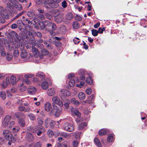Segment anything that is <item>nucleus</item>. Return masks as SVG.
<instances>
[{"label": "nucleus", "mask_w": 147, "mask_h": 147, "mask_svg": "<svg viewBox=\"0 0 147 147\" xmlns=\"http://www.w3.org/2000/svg\"><path fill=\"white\" fill-rule=\"evenodd\" d=\"M32 51L35 57H38L39 53L38 49L34 46H32Z\"/></svg>", "instance_id": "obj_17"}, {"label": "nucleus", "mask_w": 147, "mask_h": 147, "mask_svg": "<svg viewBox=\"0 0 147 147\" xmlns=\"http://www.w3.org/2000/svg\"><path fill=\"white\" fill-rule=\"evenodd\" d=\"M61 109H59L57 107L54 106L53 108L51 111V112L53 114H55L56 117H58L61 113Z\"/></svg>", "instance_id": "obj_7"}, {"label": "nucleus", "mask_w": 147, "mask_h": 147, "mask_svg": "<svg viewBox=\"0 0 147 147\" xmlns=\"http://www.w3.org/2000/svg\"><path fill=\"white\" fill-rule=\"evenodd\" d=\"M49 1V0H45V1H44V3L45 5V7H46L47 8H49V9L51 8L49 7V3H50V2L47 3V2L48 1Z\"/></svg>", "instance_id": "obj_51"}, {"label": "nucleus", "mask_w": 147, "mask_h": 147, "mask_svg": "<svg viewBox=\"0 0 147 147\" xmlns=\"http://www.w3.org/2000/svg\"><path fill=\"white\" fill-rule=\"evenodd\" d=\"M79 143V142L75 140L73 141L72 144L73 147H77Z\"/></svg>", "instance_id": "obj_42"}, {"label": "nucleus", "mask_w": 147, "mask_h": 147, "mask_svg": "<svg viewBox=\"0 0 147 147\" xmlns=\"http://www.w3.org/2000/svg\"><path fill=\"white\" fill-rule=\"evenodd\" d=\"M10 80L11 84L13 85L16 84V78L13 76H12L10 77Z\"/></svg>", "instance_id": "obj_25"}, {"label": "nucleus", "mask_w": 147, "mask_h": 147, "mask_svg": "<svg viewBox=\"0 0 147 147\" xmlns=\"http://www.w3.org/2000/svg\"><path fill=\"white\" fill-rule=\"evenodd\" d=\"M24 13V11L22 12H21L20 13L18 14L15 17H14L11 20V21L13 22L14 21L15 19H17L18 18L19 16H21L22 14H23Z\"/></svg>", "instance_id": "obj_38"}, {"label": "nucleus", "mask_w": 147, "mask_h": 147, "mask_svg": "<svg viewBox=\"0 0 147 147\" xmlns=\"http://www.w3.org/2000/svg\"><path fill=\"white\" fill-rule=\"evenodd\" d=\"M47 93L49 96H53L55 94V90L53 88H49L47 91Z\"/></svg>", "instance_id": "obj_16"}, {"label": "nucleus", "mask_w": 147, "mask_h": 147, "mask_svg": "<svg viewBox=\"0 0 147 147\" xmlns=\"http://www.w3.org/2000/svg\"><path fill=\"white\" fill-rule=\"evenodd\" d=\"M107 133V130L105 129H101L99 131V134L100 136L105 135Z\"/></svg>", "instance_id": "obj_30"}, {"label": "nucleus", "mask_w": 147, "mask_h": 147, "mask_svg": "<svg viewBox=\"0 0 147 147\" xmlns=\"http://www.w3.org/2000/svg\"><path fill=\"white\" fill-rule=\"evenodd\" d=\"M28 115L29 118L30 119H34L36 118L34 115L30 113Z\"/></svg>", "instance_id": "obj_57"}, {"label": "nucleus", "mask_w": 147, "mask_h": 147, "mask_svg": "<svg viewBox=\"0 0 147 147\" xmlns=\"http://www.w3.org/2000/svg\"><path fill=\"white\" fill-rule=\"evenodd\" d=\"M42 127L41 126H37L35 127V129H33V127H27L28 130H30L33 132L34 133L37 134L38 136H40L42 134L41 129Z\"/></svg>", "instance_id": "obj_3"}, {"label": "nucleus", "mask_w": 147, "mask_h": 147, "mask_svg": "<svg viewBox=\"0 0 147 147\" xmlns=\"http://www.w3.org/2000/svg\"><path fill=\"white\" fill-rule=\"evenodd\" d=\"M80 75V78L81 80H85L86 76L88 75L87 73L83 69L80 70L79 72Z\"/></svg>", "instance_id": "obj_12"}, {"label": "nucleus", "mask_w": 147, "mask_h": 147, "mask_svg": "<svg viewBox=\"0 0 147 147\" xmlns=\"http://www.w3.org/2000/svg\"><path fill=\"white\" fill-rule=\"evenodd\" d=\"M6 56V59L8 61H10L11 60L12 58V55L9 53H7V55Z\"/></svg>", "instance_id": "obj_48"}, {"label": "nucleus", "mask_w": 147, "mask_h": 147, "mask_svg": "<svg viewBox=\"0 0 147 147\" xmlns=\"http://www.w3.org/2000/svg\"><path fill=\"white\" fill-rule=\"evenodd\" d=\"M24 13V11L22 12H21L20 13L18 14L15 17H14L11 20V21L13 22L14 21L15 19H17L18 18L19 16H21L22 14H23Z\"/></svg>", "instance_id": "obj_37"}, {"label": "nucleus", "mask_w": 147, "mask_h": 147, "mask_svg": "<svg viewBox=\"0 0 147 147\" xmlns=\"http://www.w3.org/2000/svg\"><path fill=\"white\" fill-rule=\"evenodd\" d=\"M9 34L11 37L13 38H15L16 37L18 36V34L16 32L13 31H10L9 33Z\"/></svg>", "instance_id": "obj_32"}, {"label": "nucleus", "mask_w": 147, "mask_h": 147, "mask_svg": "<svg viewBox=\"0 0 147 147\" xmlns=\"http://www.w3.org/2000/svg\"><path fill=\"white\" fill-rule=\"evenodd\" d=\"M36 76L39 77L42 79H44L45 77V75L42 72H38L36 74Z\"/></svg>", "instance_id": "obj_34"}, {"label": "nucleus", "mask_w": 147, "mask_h": 147, "mask_svg": "<svg viewBox=\"0 0 147 147\" xmlns=\"http://www.w3.org/2000/svg\"><path fill=\"white\" fill-rule=\"evenodd\" d=\"M73 135L75 136V137L76 138H80V134H81V132H76L73 133Z\"/></svg>", "instance_id": "obj_44"}, {"label": "nucleus", "mask_w": 147, "mask_h": 147, "mask_svg": "<svg viewBox=\"0 0 147 147\" xmlns=\"http://www.w3.org/2000/svg\"><path fill=\"white\" fill-rule=\"evenodd\" d=\"M28 91L29 94H33L36 92V90L35 87L31 86L28 89Z\"/></svg>", "instance_id": "obj_19"}, {"label": "nucleus", "mask_w": 147, "mask_h": 147, "mask_svg": "<svg viewBox=\"0 0 147 147\" xmlns=\"http://www.w3.org/2000/svg\"><path fill=\"white\" fill-rule=\"evenodd\" d=\"M27 15L30 17V18H34V20L33 21L34 22V23H33L34 25L36 24V22L34 20H35L36 18H35L36 16L34 12L31 11H28L27 12Z\"/></svg>", "instance_id": "obj_13"}, {"label": "nucleus", "mask_w": 147, "mask_h": 147, "mask_svg": "<svg viewBox=\"0 0 147 147\" xmlns=\"http://www.w3.org/2000/svg\"><path fill=\"white\" fill-rule=\"evenodd\" d=\"M52 100L54 104H56L60 106H61L63 105L62 101L60 100L59 98L57 96L53 97L52 98Z\"/></svg>", "instance_id": "obj_8"}, {"label": "nucleus", "mask_w": 147, "mask_h": 147, "mask_svg": "<svg viewBox=\"0 0 147 147\" xmlns=\"http://www.w3.org/2000/svg\"><path fill=\"white\" fill-rule=\"evenodd\" d=\"M24 13V11L22 12H21L20 13L18 14L15 17H14L11 20V21L13 22L14 21L15 19H17L18 18L19 16H21L22 14H23Z\"/></svg>", "instance_id": "obj_39"}, {"label": "nucleus", "mask_w": 147, "mask_h": 147, "mask_svg": "<svg viewBox=\"0 0 147 147\" xmlns=\"http://www.w3.org/2000/svg\"><path fill=\"white\" fill-rule=\"evenodd\" d=\"M49 84L48 82L45 81L42 82L41 85V86L42 88L44 90H46L48 88Z\"/></svg>", "instance_id": "obj_21"}, {"label": "nucleus", "mask_w": 147, "mask_h": 147, "mask_svg": "<svg viewBox=\"0 0 147 147\" xmlns=\"http://www.w3.org/2000/svg\"><path fill=\"white\" fill-rule=\"evenodd\" d=\"M56 11V12H58L57 16H55L54 20L58 24H59L61 23L63 20V14L62 13H60L59 11L58 10H55V12Z\"/></svg>", "instance_id": "obj_4"}, {"label": "nucleus", "mask_w": 147, "mask_h": 147, "mask_svg": "<svg viewBox=\"0 0 147 147\" xmlns=\"http://www.w3.org/2000/svg\"><path fill=\"white\" fill-rule=\"evenodd\" d=\"M12 13L10 14V15L11 17H13L14 16V14L16 15L18 13V11L17 10H12Z\"/></svg>", "instance_id": "obj_56"}, {"label": "nucleus", "mask_w": 147, "mask_h": 147, "mask_svg": "<svg viewBox=\"0 0 147 147\" xmlns=\"http://www.w3.org/2000/svg\"><path fill=\"white\" fill-rule=\"evenodd\" d=\"M78 98L81 100H83L85 99L86 96L84 93L82 92H80L78 94Z\"/></svg>", "instance_id": "obj_24"}, {"label": "nucleus", "mask_w": 147, "mask_h": 147, "mask_svg": "<svg viewBox=\"0 0 147 147\" xmlns=\"http://www.w3.org/2000/svg\"><path fill=\"white\" fill-rule=\"evenodd\" d=\"M114 137L112 134L109 135L107 137V140L110 142H112L114 141Z\"/></svg>", "instance_id": "obj_29"}, {"label": "nucleus", "mask_w": 147, "mask_h": 147, "mask_svg": "<svg viewBox=\"0 0 147 147\" xmlns=\"http://www.w3.org/2000/svg\"><path fill=\"white\" fill-rule=\"evenodd\" d=\"M95 97L94 95L92 94L89 96L87 100V102L88 103H91L92 102L93 100L94 99Z\"/></svg>", "instance_id": "obj_28"}, {"label": "nucleus", "mask_w": 147, "mask_h": 147, "mask_svg": "<svg viewBox=\"0 0 147 147\" xmlns=\"http://www.w3.org/2000/svg\"><path fill=\"white\" fill-rule=\"evenodd\" d=\"M17 24L19 29L21 30H24V27L25 26L24 24L21 20H18L17 22Z\"/></svg>", "instance_id": "obj_15"}, {"label": "nucleus", "mask_w": 147, "mask_h": 147, "mask_svg": "<svg viewBox=\"0 0 147 147\" xmlns=\"http://www.w3.org/2000/svg\"><path fill=\"white\" fill-rule=\"evenodd\" d=\"M73 15L71 13H67L66 15V18L69 20H70L73 18Z\"/></svg>", "instance_id": "obj_36"}, {"label": "nucleus", "mask_w": 147, "mask_h": 147, "mask_svg": "<svg viewBox=\"0 0 147 147\" xmlns=\"http://www.w3.org/2000/svg\"><path fill=\"white\" fill-rule=\"evenodd\" d=\"M42 145V143L40 142H38L34 144H33L34 147H41Z\"/></svg>", "instance_id": "obj_49"}, {"label": "nucleus", "mask_w": 147, "mask_h": 147, "mask_svg": "<svg viewBox=\"0 0 147 147\" xmlns=\"http://www.w3.org/2000/svg\"><path fill=\"white\" fill-rule=\"evenodd\" d=\"M71 113L73 115H76L78 118L81 116V113L76 109H74L73 107L70 108Z\"/></svg>", "instance_id": "obj_11"}, {"label": "nucleus", "mask_w": 147, "mask_h": 147, "mask_svg": "<svg viewBox=\"0 0 147 147\" xmlns=\"http://www.w3.org/2000/svg\"><path fill=\"white\" fill-rule=\"evenodd\" d=\"M33 75L31 74H25L24 75V77L26 78H30L33 76Z\"/></svg>", "instance_id": "obj_55"}, {"label": "nucleus", "mask_w": 147, "mask_h": 147, "mask_svg": "<svg viewBox=\"0 0 147 147\" xmlns=\"http://www.w3.org/2000/svg\"><path fill=\"white\" fill-rule=\"evenodd\" d=\"M73 28L74 29H78L80 27V25L77 21H74L72 24Z\"/></svg>", "instance_id": "obj_26"}, {"label": "nucleus", "mask_w": 147, "mask_h": 147, "mask_svg": "<svg viewBox=\"0 0 147 147\" xmlns=\"http://www.w3.org/2000/svg\"><path fill=\"white\" fill-rule=\"evenodd\" d=\"M45 16L49 20H51L52 19V16L48 13H46L45 14Z\"/></svg>", "instance_id": "obj_63"}, {"label": "nucleus", "mask_w": 147, "mask_h": 147, "mask_svg": "<svg viewBox=\"0 0 147 147\" xmlns=\"http://www.w3.org/2000/svg\"><path fill=\"white\" fill-rule=\"evenodd\" d=\"M86 82L89 85H91L93 83V80L90 77H88L86 79Z\"/></svg>", "instance_id": "obj_41"}, {"label": "nucleus", "mask_w": 147, "mask_h": 147, "mask_svg": "<svg viewBox=\"0 0 147 147\" xmlns=\"http://www.w3.org/2000/svg\"><path fill=\"white\" fill-rule=\"evenodd\" d=\"M67 102H65L64 104V106L67 109L69 107V105L70 104V102L69 100L67 99Z\"/></svg>", "instance_id": "obj_53"}, {"label": "nucleus", "mask_w": 147, "mask_h": 147, "mask_svg": "<svg viewBox=\"0 0 147 147\" xmlns=\"http://www.w3.org/2000/svg\"><path fill=\"white\" fill-rule=\"evenodd\" d=\"M13 55L14 56L17 57L18 55V51L17 50H14L13 52Z\"/></svg>", "instance_id": "obj_58"}, {"label": "nucleus", "mask_w": 147, "mask_h": 147, "mask_svg": "<svg viewBox=\"0 0 147 147\" xmlns=\"http://www.w3.org/2000/svg\"><path fill=\"white\" fill-rule=\"evenodd\" d=\"M0 96L3 99H4L6 98V95L5 92L3 91H2L0 92Z\"/></svg>", "instance_id": "obj_50"}, {"label": "nucleus", "mask_w": 147, "mask_h": 147, "mask_svg": "<svg viewBox=\"0 0 147 147\" xmlns=\"http://www.w3.org/2000/svg\"><path fill=\"white\" fill-rule=\"evenodd\" d=\"M94 142L96 145L98 147H101L102 146L100 142L99 139L97 138H96L94 140Z\"/></svg>", "instance_id": "obj_23"}, {"label": "nucleus", "mask_w": 147, "mask_h": 147, "mask_svg": "<svg viewBox=\"0 0 147 147\" xmlns=\"http://www.w3.org/2000/svg\"><path fill=\"white\" fill-rule=\"evenodd\" d=\"M52 108V106L51 104L49 102H47L45 105V110L47 111H51Z\"/></svg>", "instance_id": "obj_18"}, {"label": "nucleus", "mask_w": 147, "mask_h": 147, "mask_svg": "<svg viewBox=\"0 0 147 147\" xmlns=\"http://www.w3.org/2000/svg\"><path fill=\"white\" fill-rule=\"evenodd\" d=\"M92 35L94 36H97L98 33V31L95 29H93L92 30Z\"/></svg>", "instance_id": "obj_46"}, {"label": "nucleus", "mask_w": 147, "mask_h": 147, "mask_svg": "<svg viewBox=\"0 0 147 147\" xmlns=\"http://www.w3.org/2000/svg\"><path fill=\"white\" fill-rule=\"evenodd\" d=\"M44 43L45 46L48 49H52L53 46L50 43H48V42L47 41H45Z\"/></svg>", "instance_id": "obj_33"}, {"label": "nucleus", "mask_w": 147, "mask_h": 147, "mask_svg": "<svg viewBox=\"0 0 147 147\" xmlns=\"http://www.w3.org/2000/svg\"><path fill=\"white\" fill-rule=\"evenodd\" d=\"M20 129L18 127H16L13 128V132H18Z\"/></svg>", "instance_id": "obj_64"}, {"label": "nucleus", "mask_w": 147, "mask_h": 147, "mask_svg": "<svg viewBox=\"0 0 147 147\" xmlns=\"http://www.w3.org/2000/svg\"><path fill=\"white\" fill-rule=\"evenodd\" d=\"M60 136H62L66 138H69L70 137V136L68 134L64 132H61Z\"/></svg>", "instance_id": "obj_35"}, {"label": "nucleus", "mask_w": 147, "mask_h": 147, "mask_svg": "<svg viewBox=\"0 0 147 147\" xmlns=\"http://www.w3.org/2000/svg\"><path fill=\"white\" fill-rule=\"evenodd\" d=\"M60 92L59 96L62 99L64 97L69 96L71 95L70 92L67 90H61Z\"/></svg>", "instance_id": "obj_10"}, {"label": "nucleus", "mask_w": 147, "mask_h": 147, "mask_svg": "<svg viewBox=\"0 0 147 147\" xmlns=\"http://www.w3.org/2000/svg\"><path fill=\"white\" fill-rule=\"evenodd\" d=\"M75 82L74 80L72 79H71L69 82V84L70 86L73 87L74 86Z\"/></svg>", "instance_id": "obj_47"}, {"label": "nucleus", "mask_w": 147, "mask_h": 147, "mask_svg": "<svg viewBox=\"0 0 147 147\" xmlns=\"http://www.w3.org/2000/svg\"><path fill=\"white\" fill-rule=\"evenodd\" d=\"M63 128L65 130L69 132L73 131L74 130L73 125L67 122L64 124Z\"/></svg>", "instance_id": "obj_6"}, {"label": "nucleus", "mask_w": 147, "mask_h": 147, "mask_svg": "<svg viewBox=\"0 0 147 147\" xmlns=\"http://www.w3.org/2000/svg\"><path fill=\"white\" fill-rule=\"evenodd\" d=\"M38 18L41 20H44L45 18V16L42 14H39L38 15Z\"/></svg>", "instance_id": "obj_54"}, {"label": "nucleus", "mask_w": 147, "mask_h": 147, "mask_svg": "<svg viewBox=\"0 0 147 147\" xmlns=\"http://www.w3.org/2000/svg\"><path fill=\"white\" fill-rule=\"evenodd\" d=\"M3 134L5 139L7 140L13 142L15 140V138L12 137L11 132L8 130H4Z\"/></svg>", "instance_id": "obj_2"}, {"label": "nucleus", "mask_w": 147, "mask_h": 147, "mask_svg": "<svg viewBox=\"0 0 147 147\" xmlns=\"http://www.w3.org/2000/svg\"><path fill=\"white\" fill-rule=\"evenodd\" d=\"M19 123L22 127H24L25 125V122L24 120H19Z\"/></svg>", "instance_id": "obj_52"}, {"label": "nucleus", "mask_w": 147, "mask_h": 147, "mask_svg": "<svg viewBox=\"0 0 147 147\" xmlns=\"http://www.w3.org/2000/svg\"><path fill=\"white\" fill-rule=\"evenodd\" d=\"M51 26L52 27V28L53 30H55L57 29V26L56 25H55V24L54 23H51ZM50 25H51L50 24Z\"/></svg>", "instance_id": "obj_59"}, {"label": "nucleus", "mask_w": 147, "mask_h": 147, "mask_svg": "<svg viewBox=\"0 0 147 147\" xmlns=\"http://www.w3.org/2000/svg\"><path fill=\"white\" fill-rule=\"evenodd\" d=\"M42 54L44 55H46L49 53V51L46 49H44L41 50Z\"/></svg>", "instance_id": "obj_45"}, {"label": "nucleus", "mask_w": 147, "mask_h": 147, "mask_svg": "<svg viewBox=\"0 0 147 147\" xmlns=\"http://www.w3.org/2000/svg\"><path fill=\"white\" fill-rule=\"evenodd\" d=\"M15 116L18 119H24V115L22 113L17 112L15 114Z\"/></svg>", "instance_id": "obj_20"}, {"label": "nucleus", "mask_w": 147, "mask_h": 147, "mask_svg": "<svg viewBox=\"0 0 147 147\" xmlns=\"http://www.w3.org/2000/svg\"><path fill=\"white\" fill-rule=\"evenodd\" d=\"M28 55V53L25 50H23L21 52V57L22 58H26Z\"/></svg>", "instance_id": "obj_31"}, {"label": "nucleus", "mask_w": 147, "mask_h": 147, "mask_svg": "<svg viewBox=\"0 0 147 147\" xmlns=\"http://www.w3.org/2000/svg\"><path fill=\"white\" fill-rule=\"evenodd\" d=\"M71 101L76 107L78 106L80 104V102L74 98H72L71 99Z\"/></svg>", "instance_id": "obj_27"}, {"label": "nucleus", "mask_w": 147, "mask_h": 147, "mask_svg": "<svg viewBox=\"0 0 147 147\" xmlns=\"http://www.w3.org/2000/svg\"><path fill=\"white\" fill-rule=\"evenodd\" d=\"M0 50L1 55L2 56H6V53L4 51V49L2 46H0Z\"/></svg>", "instance_id": "obj_40"}, {"label": "nucleus", "mask_w": 147, "mask_h": 147, "mask_svg": "<svg viewBox=\"0 0 147 147\" xmlns=\"http://www.w3.org/2000/svg\"><path fill=\"white\" fill-rule=\"evenodd\" d=\"M87 123L85 122H80L79 123L78 127V129L79 130L83 129L87 126Z\"/></svg>", "instance_id": "obj_22"}, {"label": "nucleus", "mask_w": 147, "mask_h": 147, "mask_svg": "<svg viewBox=\"0 0 147 147\" xmlns=\"http://www.w3.org/2000/svg\"><path fill=\"white\" fill-rule=\"evenodd\" d=\"M67 6V3L65 1H64L62 2V6L63 8L66 7Z\"/></svg>", "instance_id": "obj_61"}, {"label": "nucleus", "mask_w": 147, "mask_h": 147, "mask_svg": "<svg viewBox=\"0 0 147 147\" xmlns=\"http://www.w3.org/2000/svg\"><path fill=\"white\" fill-rule=\"evenodd\" d=\"M9 84V77H7L6 78V82L4 81L1 84V86L2 88H5Z\"/></svg>", "instance_id": "obj_14"}, {"label": "nucleus", "mask_w": 147, "mask_h": 147, "mask_svg": "<svg viewBox=\"0 0 147 147\" xmlns=\"http://www.w3.org/2000/svg\"><path fill=\"white\" fill-rule=\"evenodd\" d=\"M61 0H51L49 3V8H57L59 6L58 3L60 2Z\"/></svg>", "instance_id": "obj_5"}, {"label": "nucleus", "mask_w": 147, "mask_h": 147, "mask_svg": "<svg viewBox=\"0 0 147 147\" xmlns=\"http://www.w3.org/2000/svg\"><path fill=\"white\" fill-rule=\"evenodd\" d=\"M14 124V122L13 121H10L9 120H3L2 122V125L4 127H10Z\"/></svg>", "instance_id": "obj_9"}, {"label": "nucleus", "mask_w": 147, "mask_h": 147, "mask_svg": "<svg viewBox=\"0 0 147 147\" xmlns=\"http://www.w3.org/2000/svg\"><path fill=\"white\" fill-rule=\"evenodd\" d=\"M86 92L88 94L90 95L92 93V90L91 88H88L86 90Z\"/></svg>", "instance_id": "obj_60"}, {"label": "nucleus", "mask_w": 147, "mask_h": 147, "mask_svg": "<svg viewBox=\"0 0 147 147\" xmlns=\"http://www.w3.org/2000/svg\"><path fill=\"white\" fill-rule=\"evenodd\" d=\"M6 5L7 7L9 8L11 11L13 10L14 8L16 9L17 11H20L23 9L22 5L19 3L14 2V4H13L11 2H10L6 4Z\"/></svg>", "instance_id": "obj_1"}, {"label": "nucleus", "mask_w": 147, "mask_h": 147, "mask_svg": "<svg viewBox=\"0 0 147 147\" xmlns=\"http://www.w3.org/2000/svg\"><path fill=\"white\" fill-rule=\"evenodd\" d=\"M47 134L49 137H52L54 134L53 131L51 129H49L48 131Z\"/></svg>", "instance_id": "obj_43"}, {"label": "nucleus", "mask_w": 147, "mask_h": 147, "mask_svg": "<svg viewBox=\"0 0 147 147\" xmlns=\"http://www.w3.org/2000/svg\"><path fill=\"white\" fill-rule=\"evenodd\" d=\"M105 30V28H98V33H100V34H102V33L103 31H104Z\"/></svg>", "instance_id": "obj_62"}]
</instances>
